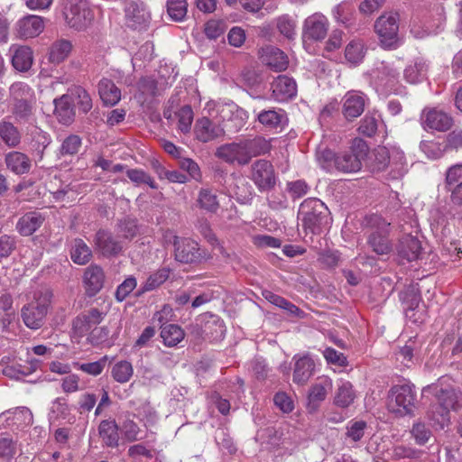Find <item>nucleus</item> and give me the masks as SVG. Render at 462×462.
I'll return each instance as SVG.
<instances>
[{"label":"nucleus","mask_w":462,"mask_h":462,"mask_svg":"<svg viewBox=\"0 0 462 462\" xmlns=\"http://www.w3.org/2000/svg\"><path fill=\"white\" fill-rule=\"evenodd\" d=\"M368 146L366 143L356 138L352 142L351 152L335 155L331 151L327 150L319 156L320 166L327 171L334 170L342 172H356L362 168L363 161L367 157Z\"/></svg>","instance_id":"f257e3e1"},{"label":"nucleus","mask_w":462,"mask_h":462,"mask_svg":"<svg viewBox=\"0 0 462 462\" xmlns=\"http://www.w3.org/2000/svg\"><path fill=\"white\" fill-rule=\"evenodd\" d=\"M269 149L270 144L264 138L255 137L222 144L217 148L215 155L228 164L246 165L253 157L265 153Z\"/></svg>","instance_id":"f03ea898"},{"label":"nucleus","mask_w":462,"mask_h":462,"mask_svg":"<svg viewBox=\"0 0 462 462\" xmlns=\"http://www.w3.org/2000/svg\"><path fill=\"white\" fill-rule=\"evenodd\" d=\"M448 377H441L436 383L427 385L423 393H433L439 402L436 411H432V419L441 427L448 421L449 411H457L462 407V392L449 383Z\"/></svg>","instance_id":"7ed1b4c3"},{"label":"nucleus","mask_w":462,"mask_h":462,"mask_svg":"<svg viewBox=\"0 0 462 462\" xmlns=\"http://www.w3.org/2000/svg\"><path fill=\"white\" fill-rule=\"evenodd\" d=\"M51 298L52 293L47 288L34 292L33 300L22 309V319L27 328L38 329L43 325Z\"/></svg>","instance_id":"20e7f679"},{"label":"nucleus","mask_w":462,"mask_h":462,"mask_svg":"<svg viewBox=\"0 0 462 462\" xmlns=\"http://www.w3.org/2000/svg\"><path fill=\"white\" fill-rule=\"evenodd\" d=\"M416 393L410 383L393 385L388 392L386 407L397 417L411 415L415 408Z\"/></svg>","instance_id":"39448f33"},{"label":"nucleus","mask_w":462,"mask_h":462,"mask_svg":"<svg viewBox=\"0 0 462 462\" xmlns=\"http://www.w3.org/2000/svg\"><path fill=\"white\" fill-rule=\"evenodd\" d=\"M298 217L311 233L319 232L329 223L328 208L318 199H305L300 206Z\"/></svg>","instance_id":"423d86ee"},{"label":"nucleus","mask_w":462,"mask_h":462,"mask_svg":"<svg viewBox=\"0 0 462 462\" xmlns=\"http://www.w3.org/2000/svg\"><path fill=\"white\" fill-rule=\"evenodd\" d=\"M63 16L66 24L77 32L87 30L93 21V14L87 0H66Z\"/></svg>","instance_id":"0eeeda50"},{"label":"nucleus","mask_w":462,"mask_h":462,"mask_svg":"<svg viewBox=\"0 0 462 462\" xmlns=\"http://www.w3.org/2000/svg\"><path fill=\"white\" fill-rule=\"evenodd\" d=\"M399 17L396 13H386L377 18L374 30L380 44L384 49H396L401 40L399 32Z\"/></svg>","instance_id":"6e6552de"},{"label":"nucleus","mask_w":462,"mask_h":462,"mask_svg":"<svg viewBox=\"0 0 462 462\" xmlns=\"http://www.w3.org/2000/svg\"><path fill=\"white\" fill-rule=\"evenodd\" d=\"M366 225L370 227L368 244L378 254H386L391 250L387 235L390 224L378 215H372L366 218Z\"/></svg>","instance_id":"1a4fd4ad"},{"label":"nucleus","mask_w":462,"mask_h":462,"mask_svg":"<svg viewBox=\"0 0 462 462\" xmlns=\"http://www.w3.org/2000/svg\"><path fill=\"white\" fill-rule=\"evenodd\" d=\"M329 27L328 18L321 13L308 16L302 25L303 42H319L326 38Z\"/></svg>","instance_id":"9d476101"},{"label":"nucleus","mask_w":462,"mask_h":462,"mask_svg":"<svg viewBox=\"0 0 462 462\" xmlns=\"http://www.w3.org/2000/svg\"><path fill=\"white\" fill-rule=\"evenodd\" d=\"M175 246V259L184 263L199 262L203 258L199 244L189 238H180L171 234Z\"/></svg>","instance_id":"9b49d317"},{"label":"nucleus","mask_w":462,"mask_h":462,"mask_svg":"<svg viewBox=\"0 0 462 462\" xmlns=\"http://www.w3.org/2000/svg\"><path fill=\"white\" fill-rule=\"evenodd\" d=\"M252 180L260 190H269L274 187L276 177L272 163L258 160L252 166Z\"/></svg>","instance_id":"f8f14e48"},{"label":"nucleus","mask_w":462,"mask_h":462,"mask_svg":"<svg viewBox=\"0 0 462 462\" xmlns=\"http://www.w3.org/2000/svg\"><path fill=\"white\" fill-rule=\"evenodd\" d=\"M106 315V311L99 310L97 308L89 309L73 320V333L78 337L84 336L92 327L100 324Z\"/></svg>","instance_id":"ddd939ff"},{"label":"nucleus","mask_w":462,"mask_h":462,"mask_svg":"<svg viewBox=\"0 0 462 462\" xmlns=\"http://www.w3.org/2000/svg\"><path fill=\"white\" fill-rule=\"evenodd\" d=\"M420 120L424 129L440 132L448 130L452 125V118L447 113L436 108L424 109Z\"/></svg>","instance_id":"4468645a"},{"label":"nucleus","mask_w":462,"mask_h":462,"mask_svg":"<svg viewBox=\"0 0 462 462\" xmlns=\"http://www.w3.org/2000/svg\"><path fill=\"white\" fill-rule=\"evenodd\" d=\"M32 423V413L26 407H16L0 414V424L6 428H23Z\"/></svg>","instance_id":"2eb2a0df"},{"label":"nucleus","mask_w":462,"mask_h":462,"mask_svg":"<svg viewBox=\"0 0 462 462\" xmlns=\"http://www.w3.org/2000/svg\"><path fill=\"white\" fill-rule=\"evenodd\" d=\"M332 389V381L328 377L319 378L313 383L308 393L307 410L310 412H315L319 408L321 402L326 399L328 391Z\"/></svg>","instance_id":"dca6fc26"},{"label":"nucleus","mask_w":462,"mask_h":462,"mask_svg":"<svg viewBox=\"0 0 462 462\" xmlns=\"http://www.w3.org/2000/svg\"><path fill=\"white\" fill-rule=\"evenodd\" d=\"M151 15L143 3L131 2L125 7L126 24L133 29L145 28L150 23Z\"/></svg>","instance_id":"f3484780"},{"label":"nucleus","mask_w":462,"mask_h":462,"mask_svg":"<svg viewBox=\"0 0 462 462\" xmlns=\"http://www.w3.org/2000/svg\"><path fill=\"white\" fill-rule=\"evenodd\" d=\"M194 134L199 141L208 143L224 135L225 131L218 122L202 117L196 121Z\"/></svg>","instance_id":"a211bd4d"},{"label":"nucleus","mask_w":462,"mask_h":462,"mask_svg":"<svg viewBox=\"0 0 462 462\" xmlns=\"http://www.w3.org/2000/svg\"><path fill=\"white\" fill-rule=\"evenodd\" d=\"M44 28V19L34 14L26 15L16 23L17 34L23 39L37 37L43 32Z\"/></svg>","instance_id":"6ab92c4d"},{"label":"nucleus","mask_w":462,"mask_h":462,"mask_svg":"<svg viewBox=\"0 0 462 462\" xmlns=\"http://www.w3.org/2000/svg\"><path fill=\"white\" fill-rule=\"evenodd\" d=\"M273 95L279 102L287 101L297 94V85L293 79L288 76H279L272 84Z\"/></svg>","instance_id":"aec40b11"},{"label":"nucleus","mask_w":462,"mask_h":462,"mask_svg":"<svg viewBox=\"0 0 462 462\" xmlns=\"http://www.w3.org/2000/svg\"><path fill=\"white\" fill-rule=\"evenodd\" d=\"M12 64L18 71H27L33 62V52L32 49L24 45H12L10 47Z\"/></svg>","instance_id":"412c9836"},{"label":"nucleus","mask_w":462,"mask_h":462,"mask_svg":"<svg viewBox=\"0 0 462 462\" xmlns=\"http://www.w3.org/2000/svg\"><path fill=\"white\" fill-rule=\"evenodd\" d=\"M343 113L346 118L359 116L365 105L366 97L358 91H349L344 97Z\"/></svg>","instance_id":"4be33fe9"},{"label":"nucleus","mask_w":462,"mask_h":462,"mask_svg":"<svg viewBox=\"0 0 462 462\" xmlns=\"http://www.w3.org/2000/svg\"><path fill=\"white\" fill-rule=\"evenodd\" d=\"M96 249L104 256H112L119 254L123 248L121 242L105 230H99L95 236Z\"/></svg>","instance_id":"5701e85b"},{"label":"nucleus","mask_w":462,"mask_h":462,"mask_svg":"<svg viewBox=\"0 0 462 462\" xmlns=\"http://www.w3.org/2000/svg\"><path fill=\"white\" fill-rule=\"evenodd\" d=\"M356 398L353 384L346 380L340 379L337 382L333 402L337 407L346 409L352 405Z\"/></svg>","instance_id":"b1692460"},{"label":"nucleus","mask_w":462,"mask_h":462,"mask_svg":"<svg viewBox=\"0 0 462 462\" xmlns=\"http://www.w3.org/2000/svg\"><path fill=\"white\" fill-rule=\"evenodd\" d=\"M295 365L293 371V382L297 384L303 385L313 375L315 364L313 359L308 356H294Z\"/></svg>","instance_id":"393cba45"},{"label":"nucleus","mask_w":462,"mask_h":462,"mask_svg":"<svg viewBox=\"0 0 462 462\" xmlns=\"http://www.w3.org/2000/svg\"><path fill=\"white\" fill-rule=\"evenodd\" d=\"M104 280L105 274L102 268L97 265L88 266L83 276V282L87 293L89 296L96 295L102 289Z\"/></svg>","instance_id":"a878e982"},{"label":"nucleus","mask_w":462,"mask_h":462,"mask_svg":"<svg viewBox=\"0 0 462 462\" xmlns=\"http://www.w3.org/2000/svg\"><path fill=\"white\" fill-rule=\"evenodd\" d=\"M262 60L275 71H283L287 69L289 60L286 54L280 49L268 46L262 50Z\"/></svg>","instance_id":"bb28decb"},{"label":"nucleus","mask_w":462,"mask_h":462,"mask_svg":"<svg viewBox=\"0 0 462 462\" xmlns=\"http://www.w3.org/2000/svg\"><path fill=\"white\" fill-rule=\"evenodd\" d=\"M72 50L71 41L64 38L58 39L49 48L48 60L54 65H59L69 58Z\"/></svg>","instance_id":"cd10ccee"},{"label":"nucleus","mask_w":462,"mask_h":462,"mask_svg":"<svg viewBox=\"0 0 462 462\" xmlns=\"http://www.w3.org/2000/svg\"><path fill=\"white\" fill-rule=\"evenodd\" d=\"M5 162L7 169L17 175L28 173L32 167L31 159L26 154L16 151L6 153Z\"/></svg>","instance_id":"c85d7f7f"},{"label":"nucleus","mask_w":462,"mask_h":462,"mask_svg":"<svg viewBox=\"0 0 462 462\" xmlns=\"http://www.w3.org/2000/svg\"><path fill=\"white\" fill-rule=\"evenodd\" d=\"M228 190L239 203L246 204L253 199V189L244 177L233 178Z\"/></svg>","instance_id":"c756f323"},{"label":"nucleus","mask_w":462,"mask_h":462,"mask_svg":"<svg viewBox=\"0 0 462 462\" xmlns=\"http://www.w3.org/2000/svg\"><path fill=\"white\" fill-rule=\"evenodd\" d=\"M55 114L60 122L64 125L70 124L75 116L74 106L69 92L54 99Z\"/></svg>","instance_id":"7c9ffc66"},{"label":"nucleus","mask_w":462,"mask_h":462,"mask_svg":"<svg viewBox=\"0 0 462 462\" xmlns=\"http://www.w3.org/2000/svg\"><path fill=\"white\" fill-rule=\"evenodd\" d=\"M217 111L219 112V108ZM220 115L223 119L227 118L231 122H234L236 130H239L245 125L249 118L248 113L245 109L233 103L222 106Z\"/></svg>","instance_id":"2f4dec72"},{"label":"nucleus","mask_w":462,"mask_h":462,"mask_svg":"<svg viewBox=\"0 0 462 462\" xmlns=\"http://www.w3.org/2000/svg\"><path fill=\"white\" fill-rule=\"evenodd\" d=\"M98 93L106 106H113L121 99L120 89L108 79H103L99 81Z\"/></svg>","instance_id":"473e14b6"},{"label":"nucleus","mask_w":462,"mask_h":462,"mask_svg":"<svg viewBox=\"0 0 462 462\" xmlns=\"http://www.w3.org/2000/svg\"><path fill=\"white\" fill-rule=\"evenodd\" d=\"M427 71L426 60L422 58H416L405 68L403 76L407 82L416 84L425 79Z\"/></svg>","instance_id":"72a5a7b5"},{"label":"nucleus","mask_w":462,"mask_h":462,"mask_svg":"<svg viewBox=\"0 0 462 462\" xmlns=\"http://www.w3.org/2000/svg\"><path fill=\"white\" fill-rule=\"evenodd\" d=\"M420 252L421 245L418 238L411 236L402 237L398 247V254L401 257L411 262L419 258Z\"/></svg>","instance_id":"f704fd0d"},{"label":"nucleus","mask_w":462,"mask_h":462,"mask_svg":"<svg viewBox=\"0 0 462 462\" xmlns=\"http://www.w3.org/2000/svg\"><path fill=\"white\" fill-rule=\"evenodd\" d=\"M275 27L284 38L291 41L297 35L298 21L296 16L282 14L275 18Z\"/></svg>","instance_id":"c9c22d12"},{"label":"nucleus","mask_w":462,"mask_h":462,"mask_svg":"<svg viewBox=\"0 0 462 462\" xmlns=\"http://www.w3.org/2000/svg\"><path fill=\"white\" fill-rule=\"evenodd\" d=\"M390 168V174L393 179L402 177L407 171V162L402 151L398 148L391 149V157L388 160V166Z\"/></svg>","instance_id":"e433bc0d"},{"label":"nucleus","mask_w":462,"mask_h":462,"mask_svg":"<svg viewBox=\"0 0 462 462\" xmlns=\"http://www.w3.org/2000/svg\"><path fill=\"white\" fill-rule=\"evenodd\" d=\"M43 223V217L35 212L25 214L17 223V230L22 236H31Z\"/></svg>","instance_id":"4c0bfd02"},{"label":"nucleus","mask_w":462,"mask_h":462,"mask_svg":"<svg viewBox=\"0 0 462 462\" xmlns=\"http://www.w3.org/2000/svg\"><path fill=\"white\" fill-rule=\"evenodd\" d=\"M171 269L162 267L152 273L145 282L142 284L139 294L152 291L162 285L170 276Z\"/></svg>","instance_id":"58836bf2"},{"label":"nucleus","mask_w":462,"mask_h":462,"mask_svg":"<svg viewBox=\"0 0 462 462\" xmlns=\"http://www.w3.org/2000/svg\"><path fill=\"white\" fill-rule=\"evenodd\" d=\"M374 73L378 85L389 89H392L399 75L394 69L384 64H381Z\"/></svg>","instance_id":"ea45409f"},{"label":"nucleus","mask_w":462,"mask_h":462,"mask_svg":"<svg viewBox=\"0 0 462 462\" xmlns=\"http://www.w3.org/2000/svg\"><path fill=\"white\" fill-rule=\"evenodd\" d=\"M99 435L108 447H116L118 443L117 425L114 420H103L99 425Z\"/></svg>","instance_id":"a19ab883"},{"label":"nucleus","mask_w":462,"mask_h":462,"mask_svg":"<svg viewBox=\"0 0 462 462\" xmlns=\"http://www.w3.org/2000/svg\"><path fill=\"white\" fill-rule=\"evenodd\" d=\"M92 253L90 248L82 239H75L72 244L70 256L77 264H86L89 262Z\"/></svg>","instance_id":"79ce46f5"},{"label":"nucleus","mask_w":462,"mask_h":462,"mask_svg":"<svg viewBox=\"0 0 462 462\" xmlns=\"http://www.w3.org/2000/svg\"><path fill=\"white\" fill-rule=\"evenodd\" d=\"M73 106H79L83 113L92 108V99L89 94L81 87H74L69 90Z\"/></svg>","instance_id":"37998d69"},{"label":"nucleus","mask_w":462,"mask_h":462,"mask_svg":"<svg viewBox=\"0 0 462 462\" xmlns=\"http://www.w3.org/2000/svg\"><path fill=\"white\" fill-rule=\"evenodd\" d=\"M284 118L285 115L282 109L263 110L257 115V120L259 123L269 128L279 126Z\"/></svg>","instance_id":"c03bdc74"},{"label":"nucleus","mask_w":462,"mask_h":462,"mask_svg":"<svg viewBox=\"0 0 462 462\" xmlns=\"http://www.w3.org/2000/svg\"><path fill=\"white\" fill-rule=\"evenodd\" d=\"M197 203L200 208L214 213L219 203L217 195L209 189H201L198 194Z\"/></svg>","instance_id":"a18cd8bd"},{"label":"nucleus","mask_w":462,"mask_h":462,"mask_svg":"<svg viewBox=\"0 0 462 462\" xmlns=\"http://www.w3.org/2000/svg\"><path fill=\"white\" fill-rule=\"evenodd\" d=\"M161 337L166 346H174L183 339L184 332L180 327L169 324L162 327Z\"/></svg>","instance_id":"49530a36"},{"label":"nucleus","mask_w":462,"mask_h":462,"mask_svg":"<svg viewBox=\"0 0 462 462\" xmlns=\"http://www.w3.org/2000/svg\"><path fill=\"white\" fill-rule=\"evenodd\" d=\"M365 54L364 43L359 40L351 41L346 47L345 58L353 65L360 63Z\"/></svg>","instance_id":"de8ad7c7"},{"label":"nucleus","mask_w":462,"mask_h":462,"mask_svg":"<svg viewBox=\"0 0 462 462\" xmlns=\"http://www.w3.org/2000/svg\"><path fill=\"white\" fill-rule=\"evenodd\" d=\"M0 136L11 147L18 145L21 140L17 128L13 124L5 121L0 123Z\"/></svg>","instance_id":"09e8293b"},{"label":"nucleus","mask_w":462,"mask_h":462,"mask_svg":"<svg viewBox=\"0 0 462 462\" xmlns=\"http://www.w3.org/2000/svg\"><path fill=\"white\" fill-rule=\"evenodd\" d=\"M10 93L14 103L17 102H34V93L32 89L25 83L16 82L10 88Z\"/></svg>","instance_id":"8fccbe9b"},{"label":"nucleus","mask_w":462,"mask_h":462,"mask_svg":"<svg viewBox=\"0 0 462 462\" xmlns=\"http://www.w3.org/2000/svg\"><path fill=\"white\" fill-rule=\"evenodd\" d=\"M113 378L121 383L128 382L134 374L133 365L128 361H120L114 365L111 371Z\"/></svg>","instance_id":"3c124183"},{"label":"nucleus","mask_w":462,"mask_h":462,"mask_svg":"<svg viewBox=\"0 0 462 462\" xmlns=\"http://www.w3.org/2000/svg\"><path fill=\"white\" fill-rule=\"evenodd\" d=\"M391 150L386 147H378L373 152V162L370 165L373 171H381L387 168Z\"/></svg>","instance_id":"603ef678"},{"label":"nucleus","mask_w":462,"mask_h":462,"mask_svg":"<svg viewBox=\"0 0 462 462\" xmlns=\"http://www.w3.org/2000/svg\"><path fill=\"white\" fill-rule=\"evenodd\" d=\"M167 12L170 17L180 22L185 17L187 14V3L185 0H168Z\"/></svg>","instance_id":"864d4df0"},{"label":"nucleus","mask_w":462,"mask_h":462,"mask_svg":"<svg viewBox=\"0 0 462 462\" xmlns=\"http://www.w3.org/2000/svg\"><path fill=\"white\" fill-rule=\"evenodd\" d=\"M127 177L136 185L147 184L152 189H157L153 179L141 169H130L126 171Z\"/></svg>","instance_id":"5fc2aeb1"},{"label":"nucleus","mask_w":462,"mask_h":462,"mask_svg":"<svg viewBox=\"0 0 462 462\" xmlns=\"http://www.w3.org/2000/svg\"><path fill=\"white\" fill-rule=\"evenodd\" d=\"M178 128L182 133H188L190 130L193 122V111L190 106H184L177 113Z\"/></svg>","instance_id":"6e6d98bb"},{"label":"nucleus","mask_w":462,"mask_h":462,"mask_svg":"<svg viewBox=\"0 0 462 462\" xmlns=\"http://www.w3.org/2000/svg\"><path fill=\"white\" fill-rule=\"evenodd\" d=\"M420 147L426 156L431 160L442 157L445 152L443 146L434 141H422Z\"/></svg>","instance_id":"4d7b16f0"},{"label":"nucleus","mask_w":462,"mask_h":462,"mask_svg":"<svg viewBox=\"0 0 462 462\" xmlns=\"http://www.w3.org/2000/svg\"><path fill=\"white\" fill-rule=\"evenodd\" d=\"M73 365L75 368L79 369L88 374L97 376L103 372L106 365V359L103 358L96 362L85 364H79L78 362H75L73 363Z\"/></svg>","instance_id":"13d9d810"},{"label":"nucleus","mask_w":462,"mask_h":462,"mask_svg":"<svg viewBox=\"0 0 462 462\" xmlns=\"http://www.w3.org/2000/svg\"><path fill=\"white\" fill-rule=\"evenodd\" d=\"M17 452V443L10 437L0 439V457L9 461Z\"/></svg>","instance_id":"bf43d9fd"},{"label":"nucleus","mask_w":462,"mask_h":462,"mask_svg":"<svg viewBox=\"0 0 462 462\" xmlns=\"http://www.w3.org/2000/svg\"><path fill=\"white\" fill-rule=\"evenodd\" d=\"M136 285V279L133 276H129L118 285L116 291V299L118 301H123L135 289Z\"/></svg>","instance_id":"052dcab7"},{"label":"nucleus","mask_w":462,"mask_h":462,"mask_svg":"<svg viewBox=\"0 0 462 462\" xmlns=\"http://www.w3.org/2000/svg\"><path fill=\"white\" fill-rule=\"evenodd\" d=\"M366 429V423L364 420H351L346 427V436L353 441L360 440Z\"/></svg>","instance_id":"680f3d73"},{"label":"nucleus","mask_w":462,"mask_h":462,"mask_svg":"<svg viewBox=\"0 0 462 462\" xmlns=\"http://www.w3.org/2000/svg\"><path fill=\"white\" fill-rule=\"evenodd\" d=\"M226 31V23L220 20H209L205 24V34L209 39H217Z\"/></svg>","instance_id":"e2e57ef3"},{"label":"nucleus","mask_w":462,"mask_h":462,"mask_svg":"<svg viewBox=\"0 0 462 462\" xmlns=\"http://www.w3.org/2000/svg\"><path fill=\"white\" fill-rule=\"evenodd\" d=\"M378 127V119L374 116L366 115L360 122L359 132L366 136H373Z\"/></svg>","instance_id":"0e129e2a"},{"label":"nucleus","mask_w":462,"mask_h":462,"mask_svg":"<svg viewBox=\"0 0 462 462\" xmlns=\"http://www.w3.org/2000/svg\"><path fill=\"white\" fill-rule=\"evenodd\" d=\"M462 183V163L449 167L446 172L447 189Z\"/></svg>","instance_id":"69168bd1"},{"label":"nucleus","mask_w":462,"mask_h":462,"mask_svg":"<svg viewBox=\"0 0 462 462\" xmlns=\"http://www.w3.org/2000/svg\"><path fill=\"white\" fill-rule=\"evenodd\" d=\"M69 413V406L64 398H57L51 407V414L55 419H66Z\"/></svg>","instance_id":"338daca9"},{"label":"nucleus","mask_w":462,"mask_h":462,"mask_svg":"<svg viewBox=\"0 0 462 462\" xmlns=\"http://www.w3.org/2000/svg\"><path fill=\"white\" fill-rule=\"evenodd\" d=\"M81 145V139L78 135H69L62 143L60 152L62 154H75Z\"/></svg>","instance_id":"774afa93"}]
</instances>
